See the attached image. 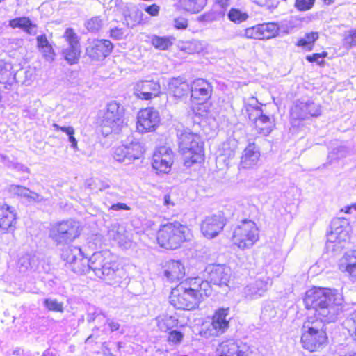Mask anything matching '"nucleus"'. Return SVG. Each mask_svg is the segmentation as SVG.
<instances>
[{
    "label": "nucleus",
    "mask_w": 356,
    "mask_h": 356,
    "mask_svg": "<svg viewBox=\"0 0 356 356\" xmlns=\"http://www.w3.org/2000/svg\"><path fill=\"white\" fill-rule=\"evenodd\" d=\"M307 309H313L317 317H309L301 329L300 343L304 349L316 352L327 343L324 323L334 322L342 313L343 298L336 289L314 288L308 290L304 298Z\"/></svg>",
    "instance_id": "1"
},
{
    "label": "nucleus",
    "mask_w": 356,
    "mask_h": 356,
    "mask_svg": "<svg viewBox=\"0 0 356 356\" xmlns=\"http://www.w3.org/2000/svg\"><path fill=\"white\" fill-rule=\"evenodd\" d=\"M61 257L75 273H86L91 270L110 285H120L127 277L125 270L119 266L115 257L108 250L95 252L88 259L79 247L71 245L63 250Z\"/></svg>",
    "instance_id": "2"
},
{
    "label": "nucleus",
    "mask_w": 356,
    "mask_h": 356,
    "mask_svg": "<svg viewBox=\"0 0 356 356\" xmlns=\"http://www.w3.org/2000/svg\"><path fill=\"white\" fill-rule=\"evenodd\" d=\"M179 151L184 159V165L191 167L204 160V143L200 136L188 130H178Z\"/></svg>",
    "instance_id": "3"
},
{
    "label": "nucleus",
    "mask_w": 356,
    "mask_h": 356,
    "mask_svg": "<svg viewBox=\"0 0 356 356\" xmlns=\"http://www.w3.org/2000/svg\"><path fill=\"white\" fill-rule=\"evenodd\" d=\"M188 237L189 229L177 221L162 225L157 234L159 244L169 250L178 248Z\"/></svg>",
    "instance_id": "4"
},
{
    "label": "nucleus",
    "mask_w": 356,
    "mask_h": 356,
    "mask_svg": "<svg viewBox=\"0 0 356 356\" xmlns=\"http://www.w3.org/2000/svg\"><path fill=\"white\" fill-rule=\"evenodd\" d=\"M263 104L258 105L257 99L252 97L245 103V108L250 121L257 133L263 136H268L275 127V119L266 109L262 108Z\"/></svg>",
    "instance_id": "5"
},
{
    "label": "nucleus",
    "mask_w": 356,
    "mask_h": 356,
    "mask_svg": "<svg viewBox=\"0 0 356 356\" xmlns=\"http://www.w3.org/2000/svg\"><path fill=\"white\" fill-rule=\"evenodd\" d=\"M101 118L103 134H118L125 126L124 106L115 101L108 103Z\"/></svg>",
    "instance_id": "6"
},
{
    "label": "nucleus",
    "mask_w": 356,
    "mask_h": 356,
    "mask_svg": "<svg viewBox=\"0 0 356 356\" xmlns=\"http://www.w3.org/2000/svg\"><path fill=\"white\" fill-rule=\"evenodd\" d=\"M187 283H181L172 289L169 297L170 303L177 309L192 310L200 304L196 293Z\"/></svg>",
    "instance_id": "7"
},
{
    "label": "nucleus",
    "mask_w": 356,
    "mask_h": 356,
    "mask_svg": "<svg viewBox=\"0 0 356 356\" xmlns=\"http://www.w3.org/2000/svg\"><path fill=\"white\" fill-rule=\"evenodd\" d=\"M259 239V229L255 222L245 219L233 232L232 241L240 249L250 248Z\"/></svg>",
    "instance_id": "8"
},
{
    "label": "nucleus",
    "mask_w": 356,
    "mask_h": 356,
    "mask_svg": "<svg viewBox=\"0 0 356 356\" xmlns=\"http://www.w3.org/2000/svg\"><path fill=\"white\" fill-rule=\"evenodd\" d=\"M80 235L79 223L72 220L57 222L51 225L49 237L56 245L68 243Z\"/></svg>",
    "instance_id": "9"
},
{
    "label": "nucleus",
    "mask_w": 356,
    "mask_h": 356,
    "mask_svg": "<svg viewBox=\"0 0 356 356\" xmlns=\"http://www.w3.org/2000/svg\"><path fill=\"white\" fill-rule=\"evenodd\" d=\"M143 152L144 149L140 143L130 137L120 145L113 148L112 156L115 161L129 165L139 159Z\"/></svg>",
    "instance_id": "10"
},
{
    "label": "nucleus",
    "mask_w": 356,
    "mask_h": 356,
    "mask_svg": "<svg viewBox=\"0 0 356 356\" xmlns=\"http://www.w3.org/2000/svg\"><path fill=\"white\" fill-rule=\"evenodd\" d=\"M321 114V106L312 100H297L291 108V124L293 127L299 126L301 120L311 117L316 118Z\"/></svg>",
    "instance_id": "11"
},
{
    "label": "nucleus",
    "mask_w": 356,
    "mask_h": 356,
    "mask_svg": "<svg viewBox=\"0 0 356 356\" xmlns=\"http://www.w3.org/2000/svg\"><path fill=\"white\" fill-rule=\"evenodd\" d=\"M279 29L280 28L277 23H263L241 30L238 32L237 35L248 39H270L278 34Z\"/></svg>",
    "instance_id": "12"
},
{
    "label": "nucleus",
    "mask_w": 356,
    "mask_h": 356,
    "mask_svg": "<svg viewBox=\"0 0 356 356\" xmlns=\"http://www.w3.org/2000/svg\"><path fill=\"white\" fill-rule=\"evenodd\" d=\"M160 122V115L157 110L152 107L141 109L137 114L136 129L144 134L153 131Z\"/></svg>",
    "instance_id": "13"
},
{
    "label": "nucleus",
    "mask_w": 356,
    "mask_h": 356,
    "mask_svg": "<svg viewBox=\"0 0 356 356\" xmlns=\"http://www.w3.org/2000/svg\"><path fill=\"white\" fill-rule=\"evenodd\" d=\"M272 284V280L266 274L259 275L247 284L243 290V295L247 300H254L262 297Z\"/></svg>",
    "instance_id": "14"
},
{
    "label": "nucleus",
    "mask_w": 356,
    "mask_h": 356,
    "mask_svg": "<svg viewBox=\"0 0 356 356\" xmlns=\"http://www.w3.org/2000/svg\"><path fill=\"white\" fill-rule=\"evenodd\" d=\"M229 309H219L214 314L211 323L202 332L205 338L217 337L225 332L229 327V321L227 320Z\"/></svg>",
    "instance_id": "15"
},
{
    "label": "nucleus",
    "mask_w": 356,
    "mask_h": 356,
    "mask_svg": "<svg viewBox=\"0 0 356 356\" xmlns=\"http://www.w3.org/2000/svg\"><path fill=\"white\" fill-rule=\"evenodd\" d=\"M226 225V218L223 213H218L207 216L201 222V232L207 238L216 237Z\"/></svg>",
    "instance_id": "16"
},
{
    "label": "nucleus",
    "mask_w": 356,
    "mask_h": 356,
    "mask_svg": "<svg viewBox=\"0 0 356 356\" xmlns=\"http://www.w3.org/2000/svg\"><path fill=\"white\" fill-rule=\"evenodd\" d=\"M172 163V151L170 147L162 146L155 150L152 156V165L157 172L168 173Z\"/></svg>",
    "instance_id": "17"
},
{
    "label": "nucleus",
    "mask_w": 356,
    "mask_h": 356,
    "mask_svg": "<svg viewBox=\"0 0 356 356\" xmlns=\"http://www.w3.org/2000/svg\"><path fill=\"white\" fill-rule=\"evenodd\" d=\"M209 282L219 286H228L231 278V269L225 265L210 264L205 268Z\"/></svg>",
    "instance_id": "18"
},
{
    "label": "nucleus",
    "mask_w": 356,
    "mask_h": 356,
    "mask_svg": "<svg viewBox=\"0 0 356 356\" xmlns=\"http://www.w3.org/2000/svg\"><path fill=\"white\" fill-rule=\"evenodd\" d=\"M64 38L68 43V47L63 51L65 59L70 65L76 63L81 53L79 37L72 28H67L65 31Z\"/></svg>",
    "instance_id": "19"
},
{
    "label": "nucleus",
    "mask_w": 356,
    "mask_h": 356,
    "mask_svg": "<svg viewBox=\"0 0 356 356\" xmlns=\"http://www.w3.org/2000/svg\"><path fill=\"white\" fill-rule=\"evenodd\" d=\"M113 45L108 40H94L88 42L86 49V55L92 60L99 61L108 56Z\"/></svg>",
    "instance_id": "20"
},
{
    "label": "nucleus",
    "mask_w": 356,
    "mask_h": 356,
    "mask_svg": "<svg viewBox=\"0 0 356 356\" xmlns=\"http://www.w3.org/2000/svg\"><path fill=\"white\" fill-rule=\"evenodd\" d=\"M160 83L153 79L137 81L134 86V94L140 99L149 100L160 93Z\"/></svg>",
    "instance_id": "21"
},
{
    "label": "nucleus",
    "mask_w": 356,
    "mask_h": 356,
    "mask_svg": "<svg viewBox=\"0 0 356 356\" xmlns=\"http://www.w3.org/2000/svg\"><path fill=\"white\" fill-rule=\"evenodd\" d=\"M216 353L218 356H248L249 346L241 341L228 339L219 344Z\"/></svg>",
    "instance_id": "22"
},
{
    "label": "nucleus",
    "mask_w": 356,
    "mask_h": 356,
    "mask_svg": "<svg viewBox=\"0 0 356 356\" xmlns=\"http://www.w3.org/2000/svg\"><path fill=\"white\" fill-rule=\"evenodd\" d=\"M191 98L201 104L209 99L211 95L212 87L205 79H197L191 85Z\"/></svg>",
    "instance_id": "23"
},
{
    "label": "nucleus",
    "mask_w": 356,
    "mask_h": 356,
    "mask_svg": "<svg viewBox=\"0 0 356 356\" xmlns=\"http://www.w3.org/2000/svg\"><path fill=\"white\" fill-rule=\"evenodd\" d=\"M351 154V149L346 143L334 141L329 147L327 162L323 165V168L344 159Z\"/></svg>",
    "instance_id": "24"
},
{
    "label": "nucleus",
    "mask_w": 356,
    "mask_h": 356,
    "mask_svg": "<svg viewBox=\"0 0 356 356\" xmlns=\"http://www.w3.org/2000/svg\"><path fill=\"white\" fill-rule=\"evenodd\" d=\"M8 192L24 199L30 204L41 203L46 200L42 195L21 185L12 184L8 187Z\"/></svg>",
    "instance_id": "25"
},
{
    "label": "nucleus",
    "mask_w": 356,
    "mask_h": 356,
    "mask_svg": "<svg viewBox=\"0 0 356 356\" xmlns=\"http://www.w3.org/2000/svg\"><path fill=\"white\" fill-rule=\"evenodd\" d=\"M8 192L24 199L30 204L41 203L46 200L42 195L21 185L12 184L8 187Z\"/></svg>",
    "instance_id": "26"
},
{
    "label": "nucleus",
    "mask_w": 356,
    "mask_h": 356,
    "mask_svg": "<svg viewBox=\"0 0 356 356\" xmlns=\"http://www.w3.org/2000/svg\"><path fill=\"white\" fill-rule=\"evenodd\" d=\"M108 236L110 240L115 242L119 246L127 248L131 243L129 233L125 227L118 222L111 225L108 231Z\"/></svg>",
    "instance_id": "27"
},
{
    "label": "nucleus",
    "mask_w": 356,
    "mask_h": 356,
    "mask_svg": "<svg viewBox=\"0 0 356 356\" xmlns=\"http://www.w3.org/2000/svg\"><path fill=\"white\" fill-rule=\"evenodd\" d=\"M259 158V148L254 143H250L243 152L240 167L244 169L253 168L257 164Z\"/></svg>",
    "instance_id": "28"
},
{
    "label": "nucleus",
    "mask_w": 356,
    "mask_h": 356,
    "mask_svg": "<svg viewBox=\"0 0 356 356\" xmlns=\"http://www.w3.org/2000/svg\"><path fill=\"white\" fill-rule=\"evenodd\" d=\"M143 13L136 5L126 3L123 8L124 24L127 27L133 29L143 21Z\"/></svg>",
    "instance_id": "29"
},
{
    "label": "nucleus",
    "mask_w": 356,
    "mask_h": 356,
    "mask_svg": "<svg viewBox=\"0 0 356 356\" xmlns=\"http://www.w3.org/2000/svg\"><path fill=\"white\" fill-rule=\"evenodd\" d=\"M164 275L170 282L179 281L185 275V268L179 261H169L165 266Z\"/></svg>",
    "instance_id": "30"
},
{
    "label": "nucleus",
    "mask_w": 356,
    "mask_h": 356,
    "mask_svg": "<svg viewBox=\"0 0 356 356\" xmlns=\"http://www.w3.org/2000/svg\"><path fill=\"white\" fill-rule=\"evenodd\" d=\"M16 223V213L15 210L8 205H0V230L7 231Z\"/></svg>",
    "instance_id": "31"
},
{
    "label": "nucleus",
    "mask_w": 356,
    "mask_h": 356,
    "mask_svg": "<svg viewBox=\"0 0 356 356\" xmlns=\"http://www.w3.org/2000/svg\"><path fill=\"white\" fill-rule=\"evenodd\" d=\"M340 269L348 273L350 278L356 282V250H348L344 254Z\"/></svg>",
    "instance_id": "32"
},
{
    "label": "nucleus",
    "mask_w": 356,
    "mask_h": 356,
    "mask_svg": "<svg viewBox=\"0 0 356 356\" xmlns=\"http://www.w3.org/2000/svg\"><path fill=\"white\" fill-rule=\"evenodd\" d=\"M209 280H203L200 277L191 278L188 284L192 289L196 293V296L201 302L204 297H208L211 293V287L210 286Z\"/></svg>",
    "instance_id": "33"
},
{
    "label": "nucleus",
    "mask_w": 356,
    "mask_h": 356,
    "mask_svg": "<svg viewBox=\"0 0 356 356\" xmlns=\"http://www.w3.org/2000/svg\"><path fill=\"white\" fill-rule=\"evenodd\" d=\"M168 90L175 97L181 98L188 94L191 86L181 78H172L169 82Z\"/></svg>",
    "instance_id": "34"
},
{
    "label": "nucleus",
    "mask_w": 356,
    "mask_h": 356,
    "mask_svg": "<svg viewBox=\"0 0 356 356\" xmlns=\"http://www.w3.org/2000/svg\"><path fill=\"white\" fill-rule=\"evenodd\" d=\"M9 26L13 29H21L30 35H35L36 33V26L26 17H16L10 20Z\"/></svg>",
    "instance_id": "35"
},
{
    "label": "nucleus",
    "mask_w": 356,
    "mask_h": 356,
    "mask_svg": "<svg viewBox=\"0 0 356 356\" xmlns=\"http://www.w3.org/2000/svg\"><path fill=\"white\" fill-rule=\"evenodd\" d=\"M207 0H181L180 6L187 12L197 13L207 5Z\"/></svg>",
    "instance_id": "36"
},
{
    "label": "nucleus",
    "mask_w": 356,
    "mask_h": 356,
    "mask_svg": "<svg viewBox=\"0 0 356 356\" xmlns=\"http://www.w3.org/2000/svg\"><path fill=\"white\" fill-rule=\"evenodd\" d=\"M38 261V259L35 255L31 254H23L18 259V268L22 272L33 269L37 266Z\"/></svg>",
    "instance_id": "37"
},
{
    "label": "nucleus",
    "mask_w": 356,
    "mask_h": 356,
    "mask_svg": "<svg viewBox=\"0 0 356 356\" xmlns=\"http://www.w3.org/2000/svg\"><path fill=\"white\" fill-rule=\"evenodd\" d=\"M156 320L158 327L162 332H167L177 326L178 323V319L175 316L169 315L159 316Z\"/></svg>",
    "instance_id": "38"
},
{
    "label": "nucleus",
    "mask_w": 356,
    "mask_h": 356,
    "mask_svg": "<svg viewBox=\"0 0 356 356\" xmlns=\"http://www.w3.org/2000/svg\"><path fill=\"white\" fill-rule=\"evenodd\" d=\"M175 41V38L171 36H158L154 35L151 38L152 44L157 49L167 50L170 47Z\"/></svg>",
    "instance_id": "39"
},
{
    "label": "nucleus",
    "mask_w": 356,
    "mask_h": 356,
    "mask_svg": "<svg viewBox=\"0 0 356 356\" xmlns=\"http://www.w3.org/2000/svg\"><path fill=\"white\" fill-rule=\"evenodd\" d=\"M12 65L3 60H0V83L4 84V88L8 89L10 84L8 83L11 76Z\"/></svg>",
    "instance_id": "40"
},
{
    "label": "nucleus",
    "mask_w": 356,
    "mask_h": 356,
    "mask_svg": "<svg viewBox=\"0 0 356 356\" xmlns=\"http://www.w3.org/2000/svg\"><path fill=\"white\" fill-rule=\"evenodd\" d=\"M318 38V32H311L306 33L305 37L300 38L298 42L297 46L301 47L311 51L313 48L314 43Z\"/></svg>",
    "instance_id": "41"
},
{
    "label": "nucleus",
    "mask_w": 356,
    "mask_h": 356,
    "mask_svg": "<svg viewBox=\"0 0 356 356\" xmlns=\"http://www.w3.org/2000/svg\"><path fill=\"white\" fill-rule=\"evenodd\" d=\"M182 49L188 54H199L204 49V45L200 40H193L184 42Z\"/></svg>",
    "instance_id": "42"
},
{
    "label": "nucleus",
    "mask_w": 356,
    "mask_h": 356,
    "mask_svg": "<svg viewBox=\"0 0 356 356\" xmlns=\"http://www.w3.org/2000/svg\"><path fill=\"white\" fill-rule=\"evenodd\" d=\"M227 16L230 21L237 24H240L246 21L249 17L247 13L242 12L237 8H231L227 14Z\"/></svg>",
    "instance_id": "43"
},
{
    "label": "nucleus",
    "mask_w": 356,
    "mask_h": 356,
    "mask_svg": "<svg viewBox=\"0 0 356 356\" xmlns=\"http://www.w3.org/2000/svg\"><path fill=\"white\" fill-rule=\"evenodd\" d=\"M103 22L100 17H92L85 22L87 30L91 33H97L102 27Z\"/></svg>",
    "instance_id": "44"
},
{
    "label": "nucleus",
    "mask_w": 356,
    "mask_h": 356,
    "mask_svg": "<svg viewBox=\"0 0 356 356\" xmlns=\"http://www.w3.org/2000/svg\"><path fill=\"white\" fill-rule=\"evenodd\" d=\"M44 305L46 308L50 311L63 312V306L62 302H59L56 299L46 298L44 300Z\"/></svg>",
    "instance_id": "45"
},
{
    "label": "nucleus",
    "mask_w": 356,
    "mask_h": 356,
    "mask_svg": "<svg viewBox=\"0 0 356 356\" xmlns=\"http://www.w3.org/2000/svg\"><path fill=\"white\" fill-rule=\"evenodd\" d=\"M103 316L104 318L102 309L97 308L93 305H89L88 307V314H87V321L88 322H92L97 318L100 316Z\"/></svg>",
    "instance_id": "46"
},
{
    "label": "nucleus",
    "mask_w": 356,
    "mask_h": 356,
    "mask_svg": "<svg viewBox=\"0 0 356 356\" xmlns=\"http://www.w3.org/2000/svg\"><path fill=\"white\" fill-rule=\"evenodd\" d=\"M110 37L115 40H121L126 38L127 31L123 28L114 27L110 29Z\"/></svg>",
    "instance_id": "47"
},
{
    "label": "nucleus",
    "mask_w": 356,
    "mask_h": 356,
    "mask_svg": "<svg viewBox=\"0 0 356 356\" xmlns=\"http://www.w3.org/2000/svg\"><path fill=\"white\" fill-rule=\"evenodd\" d=\"M220 17V14L213 10L204 13L198 17V21L201 22H212Z\"/></svg>",
    "instance_id": "48"
},
{
    "label": "nucleus",
    "mask_w": 356,
    "mask_h": 356,
    "mask_svg": "<svg viewBox=\"0 0 356 356\" xmlns=\"http://www.w3.org/2000/svg\"><path fill=\"white\" fill-rule=\"evenodd\" d=\"M316 0H296L295 7L300 11H306L311 9Z\"/></svg>",
    "instance_id": "49"
},
{
    "label": "nucleus",
    "mask_w": 356,
    "mask_h": 356,
    "mask_svg": "<svg viewBox=\"0 0 356 356\" xmlns=\"http://www.w3.org/2000/svg\"><path fill=\"white\" fill-rule=\"evenodd\" d=\"M346 323L348 326H349V332L356 341V311L350 315L348 319L346 321Z\"/></svg>",
    "instance_id": "50"
},
{
    "label": "nucleus",
    "mask_w": 356,
    "mask_h": 356,
    "mask_svg": "<svg viewBox=\"0 0 356 356\" xmlns=\"http://www.w3.org/2000/svg\"><path fill=\"white\" fill-rule=\"evenodd\" d=\"M327 56V53L323 51L321 54H313L312 55H307L306 56V60L310 63L316 62L319 65H321L324 63L323 58Z\"/></svg>",
    "instance_id": "51"
},
{
    "label": "nucleus",
    "mask_w": 356,
    "mask_h": 356,
    "mask_svg": "<svg viewBox=\"0 0 356 356\" xmlns=\"http://www.w3.org/2000/svg\"><path fill=\"white\" fill-rule=\"evenodd\" d=\"M225 154H220L217 157V161L218 162H224L227 166L230 163V160L235 156V152L233 149H228L227 151H225Z\"/></svg>",
    "instance_id": "52"
},
{
    "label": "nucleus",
    "mask_w": 356,
    "mask_h": 356,
    "mask_svg": "<svg viewBox=\"0 0 356 356\" xmlns=\"http://www.w3.org/2000/svg\"><path fill=\"white\" fill-rule=\"evenodd\" d=\"M184 334L177 330H172L169 333L168 341L175 344L180 343L183 340Z\"/></svg>",
    "instance_id": "53"
},
{
    "label": "nucleus",
    "mask_w": 356,
    "mask_h": 356,
    "mask_svg": "<svg viewBox=\"0 0 356 356\" xmlns=\"http://www.w3.org/2000/svg\"><path fill=\"white\" fill-rule=\"evenodd\" d=\"M143 10L151 16H157L159 13L160 7L154 3L150 6H145Z\"/></svg>",
    "instance_id": "54"
},
{
    "label": "nucleus",
    "mask_w": 356,
    "mask_h": 356,
    "mask_svg": "<svg viewBox=\"0 0 356 356\" xmlns=\"http://www.w3.org/2000/svg\"><path fill=\"white\" fill-rule=\"evenodd\" d=\"M40 50L47 60H52L54 59V54L51 44L45 47L44 48H42Z\"/></svg>",
    "instance_id": "55"
},
{
    "label": "nucleus",
    "mask_w": 356,
    "mask_h": 356,
    "mask_svg": "<svg viewBox=\"0 0 356 356\" xmlns=\"http://www.w3.org/2000/svg\"><path fill=\"white\" fill-rule=\"evenodd\" d=\"M106 206L109 210H114V211L130 210V207L124 203H120V202L114 203V202H113L111 204V205L107 204Z\"/></svg>",
    "instance_id": "56"
},
{
    "label": "nucleus",
    "mask_w": 356,
    "mask_h": 356,
    "mask_svg": "<svg viewBox=\"0 0 356 356\" xmlns=\"http://www.w3.org/2000/svg\"><path fill=\"white\" fill-rule=\"evenodd\" d=\"M174 26L177 29H185L188 26V21L184 17H179L175 19Z\"/></svg>",
    "instance_id": "57"
},
{
    "label": "nucleus",
    "mask_w": 356,
    "mask_h": 356,
    "mask_svg": "<svg viewBox=\"0 0 356 356\" xmlns=\"http://www.w3.org/2000/svg\"><path fill=\"white\" fill-rule=\"evenodd\" d=\"M38 47L40 49L50 45L45 35H38L36 38Z\"/></svg>",
    "instance_id": "58"
},
{
    "label": "nucleus",
    "mask_w": 356,
    "mask_h": 356,
    "mask_svg": "<svg viewBox=\"0 0 356 356\" xmlns=\"http://www.w3.org/2000/svg\"><path fill=\"white\" fill-rule=\"evenodd\" d=\"M56 130H60L66 134H74V129L72 127H60L57 124H53Z\"/></svg>",
    "instance_id": "59"
},
{
    "label": "nucleus",
    "mask_w": 356,
    "mask_h": 356,
    "mask_svg": "<svg viewBox=\"0 0 356 356\" xmlns=\"http://www.w3.org/2000/svg\"><path fill=\"white\" fill-rule=\"evenodd\" d=\"M346 43L349 44L350 46L356 45V31H351L349 35L346 38Z\"/></svg>",
    "instance_id": "60"
},
{
    "label": "nucleus",
    "mask_w": 356,
    "mask_h": 356,
    "mask_svg": "<svg viewBox=\"0 0 356 356\" xmlns=\"http://www.w3.org/2000/svg\"><path fill=\"white\" fill-rule=\"evenodd\" d=\"M120 197V195L116 193L108 192L106 195L105 200L108 201L110 204L119 200Z\"/></svg>",
    "instance_id": "61"
},
{
    "label": "nucleus",
    "mask_w": 356,
    "mask_h": 356,
    "mask_svg": "<svg viewBox=\"0 0 356 356\" xmlns=\"http://www.w3.org/2000/svg\"><path fill=\"white\" fill-rule=\"evenodd\" d=\"M106 324L108 325L111 332L116 331L120 328V324L110 318L106 319Z\"/></svg>",
    "instance_id": "62"
},
{
    "label": "nucleus",
    "mask_w": 356,
    "mask_h": 356,
    "mask_svg": "<svg viewBox=\"0 0 356 356\" xmlns=\"http://www.w3.org/2000/svg\"><path fill=\"white\" fill-rule=\"evenodd\" d=\"M11 167L19 172H29V169L26 165L19 163H13Z\"/></svg>",
    "instance_id": "63"
},
{
    "label": "nucleus",
    "mask_w": 356,
    "mask_h": 356,
    "mask_svg": "<svg viewBox=\"0 0 356 356\" xmlns=\"http://www.w3.org/2000/svg\"><path fill=\"white\" fill-rule=\"evenodd\" d=\"M68 136V140L70 143V146L75 150L78 149L77 140L74 138V134H67Z\"/></svg>",
    "instance_id": "64"
}]
</instances>
